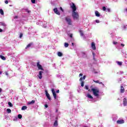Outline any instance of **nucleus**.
<instances>
[{
	"label": "nucleus",
	"instance_id": "12",
	"mask_svg": "<svg viewBox=\"0 0 127 127\" xmlns=\"http://www.w3.org/2000/svg\"><path fill=\"white\" fill-rule=\"evenodd\" d=\"M95 13L96 16H97V17H100V16H101V14H100L99 11L96 10L95 11Z\"/></svg>",
	"mask_w": 127,
	"mask_h": 127
},
{
	"label": "nucleus",
	"instance_id": "8",
	"mask_svg": "<svg viewBox=\"0 0 127 127\" xmlns=\"http://www.w3.org/2000/svg\"><path fill=\"white\" fill-rule=\"evenodd\" d=\"M54 11L56 13V14H58V15H60V12L58 11V9H57V8H55L54 9Z\"/></svg>",
	"mask_w": 127,
	"mask_h": 127
},
{
	"label": "nucleus",
	"instance_id": "32",
	"mask_svg": "<svg viewBox=\"0 0 127 127\" xmlns=\"http://www.w3.org/2000/svg\"><path fill=\"white\" fill-rule=\"evenodd\" d=\"M85 89H86V90H89V87L88 86V85L85 86Z\"/></svg>",
	"mask_w": 127,
	"mask_h": 127
},
{
	"label": "nucleus",
	"instance_id": "4",
	"mask_svg": "<svg viewBox=\"0 0 127 127\" xmlns=\"http://www.w3.org/2000/svg\"><path fill=\"white\" fill-rule=\"evenodd\" d=\"M37 67H38V69H39V70H42V71L44 70V69H43V67H42V65L40 64V63L39 62H38L37 63Z\"/></svg>",
	"mask_w": 127,
	"mask_h": 127
},
{
	"label": "nucleus",
	"instance_id": "28",
	"mask_svg": "<svg viewBox=\"0 0 127 127\" xmlns=\"http://www.w3.org/2000/svg\"><path fill=\"white\" fill-rule=\"evenodd\" d=\"M7 113H8V114H10V113H11V110L7 109Z\"/></svg>",
	"mask_w": 127,
	"mask_h": 127
},
{
	"label": "nucleus",
	"instance_id": "53",
	"mask_svg": "<svg viewBox=\"0 0 127 127\" xmlns=\"http://www.w3.org/2000/svg\"><path fill=\"white\" fill-rule=\"evenodd\" d=\"M99 84H102L103 85V82H99L98 83Z\"/></svg>",
	"mask_w": 127,
	"mask_h": 127
},
{
	"label": "nucleus",
	"instance_id": "56",
	"mask_svg": "<svg viewBox=\"0 0 127 127\" xmlns=\"http://www.w3.org/2000/svg\"><path fill=\"white\" fill-rule=\"evenodd\" d=\"M2 73V72L0 71V75Z\"/></svg>",
	"mask_w": 127,
	"mask_h": 127
},
{
	"label": "nucleus",
	"instance_id": "20",
	"mask_svg": "<svg viewBox=\"0 0 127 127\" xmlns=\"http://www.w3.org/2000/svg\"><path fill=\"white\" fill-rule=\"evenodd\" d=\"M87 98H89V99H93V96H92V95H91V94H88L87 95Z\"/></svg>",
	"mask_w": 127,
	"mask_h": 127
},
{
	"label": "nucleus",
	"instance_id": "13",
	"mask_svg": "<svg viewBox=\"0 0 127 127\" xmlns=\"http://www.w3.org/2000/svg\"><path fill=\"white\" fill-rule=\"evenodd\" d=\"M121 93H125V88L123 85L121 86Z\"/></svg>",
	"mask_w": 127,
	"mask_h": 127
},
{
	"label": "nucleus",
	"instance_id": "11",
	"mask_svg": "<svg viewBox=\"0 0 127 127\" xmlns=\"http://www.w3.org/2000/svg\"><path fill=\"white\" fill-rule=\"evenodd\" d=\"M123 105L125 107L127 105V98H125L123 99Z\"/></svg>",
	"mask_w": 127,
	"mask_h": 127
},
{
	"label": "nucleus",
	"instance_id": "15",
	"mask_svg": "<svg viewBox=\"0 0 127 127\" xmlns=\"http://www.w3.org/2000/svg\"><path fill=\"white\" fill-rule=\"evenodd\" d=\"M116 63L118 64V65H119V66H122L123 65V63L122 62H119V61H117L116 62Z\"/></svg>",
	"mask_w": 127,
	"mask_h": 127
},
{
	"label": "nucleus",
	"instance_id": "23",
	"mask_svg": "<svg viewBox=\"0 0 127 127\" xmlns=\"http://www.w3.org/2000/svg\"><path fill=\"white\" fill-rule=\"evenodd\" d=\"M0 58H1V59H2V60H5V57H4L2 55H0Z\"/></svg>",
	"mask_w": 127,
	"mask_h": 127
},
{
	"label": "nucleus",
	"instance_id": "42",
	"mask_svg": "<svg viewBox=\"0 0 127 127\" xmlns=\"http://www.w3.org/2000/svg\"><path fill=\"white\" fill-rule=\"evenodd\" d=\"M5 74L6 75V76H8V73H7V72H5Z\"/></svg>",
	"mask_w": 127,
	"mask_h": 127
},
{
	"label": "nucleus",
	"instance_id": "1",
	"mask_svg": "<svg viewBox=\"0 0 127 127\" xmlns=\"http://www.w3.org/2000/svg\"><path fill=\"white\" fill-rule=\"evenodd\" d=\"M70 6L72 10V16L74 20H78L79 19V14L76 12L77 10V7L74 2H71L70 4Z\"/></svg>",
	"mask_w": 127,
	"mask_h": 127
},
{
	"label": "nucleus",
	"instance_id": "5",
	"mask_svg": "<svg viewBox=\"0 0 127 127\" xmlns=\"http://www.w3.org/2000/svg\"><path fill=\"white\" fill-rule=\"evenodd\" d=\"M52 92L55 100H56L57 99V94H56V92H55V90H54V89H52Z\"/></svg>",
	"mask_w": 127,
	"mask_h": 127
},
{
	"label": "nucleus",
	"instance_id": "10",
	"mask_svg": "<svg viewBox=\"0 0 127 127\" xmlns=\"http://www.w3.org/2000/svg\"><path fill=\"white\" fill-rule=\"evenodd\" d=\"M42 73H43V71H40L39 75H38V77H39V79H42Z\"/></svg>",
	"mask_w": 127,
	"mask_h": 127
},
{
	"label": "nucleus",
	"instance_id": "39",
	"mask_svg": "<svg viewBox=\"0 0 127 127\" xmlns=\"http://www.w3.org/2000/svg\"><path fill=\"white\" fill-rule=\"evenodd\" d=\"M5 3L7 4V3H8V1L7 0H5Z\"/></svg>",
	"mask_w": 127,
	"mask_h": 127
},
{
	"label": "nucleus",
	"instance_id": "40",
	"mask_svg": "<svg viewBox=\"0 0 127 127\" xmlns=\"http://www.w3.org/2000/svg\"><path fill=\"white\" fill-rule=\"evenodd\" d=\"M69 37H70V38H72V37H73V34H70V35H69Z\"/></svg>",
	"mask_w": 127,
	"mask_h": 127
},
{
	"label": "nucleus",
	"instance_id": "41",
	"mask_svg": "<svg viewBox=\"0 0 127 127\" xmlns=\"http://www.w3.org/2000/svg\"><path fill=\"white\" fill-rule=\"evenodd\" d=\"M60 9H61V10H62V11H64V10H63V8H62V7H60Z\"/></svg>",
	"mask_w": 127,
	"mask_h": 127
},
{
	"label": "nucleus",
	"instance_id": "60",
	"mask_svg": "<svg viewBox=\"0 0 127 127\" xmlns=\"http://www.w3.org/2000/svg\"><path fill=\"white\" fill-rule=\"evenodd\" d=\"M126 1H127V0H125Z\"/></svg>",
	"mask_w": 127,
	"mask_h": 127
},
{
	"label": "nucleus",
	"instance_id": "30",
	"mask_svg": "<svg viewBox=\"0 0 127 127\" xmlns=\"http://www.w3.org/2000/svg\"><path fill=\"white\" fill-rule=\"evenodd\" d=\"M18 119H22V115H21V114H19L18 115Z\"/></svg>",
	"mask_w": 127,
	"mask_h": 127
},
{
	"label": "nucleus",
	"instance_id": "44",
	"mask_svg": "<svg viewBox=\"0 0 127 127\" xmlns=\"http://www.w3.org/2000/svg\"><path fill=\"white\" fill-rule=\"evenodd\" d=\"M14 18H15V19L18 18V16H15L14 17Z\"/></svg>",
	"mask_w": 127,
	"mask_h": 127
},
{
	"label": "nucleus",
	"instance_id": "18",
	"mask_svg": "<svg viewBox=\"0 0 127 127\" xmlns=\"http://www.w3.org/2000/svg\"><path fill=\"white\" fill-rule=\"evenodd\" d=\"M86 79V75H84L83 77H80L79 79V81H83V80H85Z\"/></svg>",
	"mask_w": 127,
	"mask_h": 127
},
{
	"label": "nucleus",
	"instance_id": "54",
	"mask_svg": "<svg viewBox=\"0 0 127 127\" xmlns=\"http://www.w3.org/2000/svg\"><path fill=\"white\" fill-rule=\"evenodd\" d=\"M93 60H96V59L95 58V57H93Z\"/></svg>",
	"mask_w": 127,
	"mask_h": 127
},
{
	"label": "nucleus",
	"instance_id": "57",
	"mask_svg": "<svg viewBox=\"0 0 127 127\" xmlns=\"http://www.w3.org/2000/svg\"><path fill=\"white\" fill-rule=\"evenodd\" d=\"M56 120H58V117H56Z\"/></svg>",
	"mask_w": 127,
	"mask_h": 127
},
{
	"label": "nucleus",
	"instance_id": "35",
	"mask_svg": "<svg viewBox=\"0 0 127 127\" xmlns=\"http://www.w3.org/2000/svg\"><path fill=\"white\" fill-rule=\"evenodd\" d=\"M32 3H35V0H31Z\"/></svg>",
	"mask_w": 127,
	"mask_h": 127
},
{
	"label": "nucleus",
	"instance_id": "59",
	"mask_svg": "<svg viewBox=\"0 0 127 127\" xmlns=\"http://www.w3.org/2000/svg\"><path fill=\"white\" fill-rule=\"evenodd\" d=\"M124 28H126V26H124Z\"/></svg>",
	"mask_w": 127,
	"mask_h": 127
},
{
	"label": "nucleus",
	"instance_id": "22",
	"mask_svg": "<svg viewBox=\"0 0 127 127\" xmlns=\"http://www.w3.org/2000/svg\"><path fill=\"white\" fill-rule=\"evenodd\" d=\"M0 13L1 15H3V14H4L3 13V10H2V9H0Z\"/></svg>",
	"mask_w": 127,
	"mask_h": 127
},
{
	"label": "nucleus",
	"instance_id": "26",
	"mask_svg": "<svg viewBox=\"0 0 127 127\" xmlns=\"http://www.w3.org/2000/svg\"><path fill=\"white\" fill-rule=\"evenodd\" d=\"M25 10L26 12H28V13H30V12H31V11L30 10H28V9L27 8L25 9Z\"/></svg>",
	"mask_w": 127,
	"mask_h": 127
},
{
	"label": "nucleus",
	"instance_id": "37",
	"mask_svg": "<svg viewBox=\"0 0 127 127\" xmlns=\"http://www.w3.org/2000/svg\"><path fill=\"white\" fill-rule=\"evenodd\" d=\"M93 82H94V83H99V80H93Z\"/></svg>",
	"mask_w": 127,
	"mask_h": 127
},
{
	"label": "nucleus",
	"instance_id": "58",
	"mask_svg": "<svg viewBox=\"0 0 127 127\" xmlns=\"http://www.w3.org/2000/svg\"><path fill=\"white\" fill-rule=\"evenodd\" d=\"M72 46L74 45V43H72Z\"/></svg>",
	"mask_w": 127,
	"mask_h": 127
},
{
	"label": "nucleus",
	"instance_id": "46",
	"mask_svg": "<svg viewBox=\"0 0 127 127\" xmlns=\"http://www.w3.org/2000/svg\"><path fill=\"white\" fill-rule=\"evenodd\" d=\"M2 92V89L0 88V93H1Z\"/></svg>",
	"mask_w": 127,
	"mask_h": 127
},
{
	"label": "nucleus",
	"instance_id": "29",
	"mask_svg": "<svg viewBox=\"0 0 127 127\" xmlns=\"http://www.w3.org/2000/svg\"><path fill=\"white\" fill-rule=\"evenodd\" d=\"M68 46H69V44L67 43H64V47L67 48Z\"/></svg>",
	"mask_w": 127,
	"mask_h": 127
},
{
	"label": "nucleus",
	"instance_id": "14",
	"mask_svg": "<svg viewBox=\"0 0 127 127\" xmlns=\"http://www.w3.org/2000/svg\"><path fill=\"white\" fill-rule=\"evenodd\" d=\"M35 103V100H32L28 103V105H33Z\"/></svg>",
	"mask_w": 127,
	"mask_h": 127
},
{
	"label": "nucleus",
	"instance_id": "33",
	"mask_svg": "<svg viewBox=\"0 0 127 127\" xmlns=\"http://www.w3.org/2000/svg\"><path fill=\"white\" fill-rule=\"evenodd\" d=\"M113 44H114V45H117V44H118V42L114 41Z\"/></svg>",
	"mask_w": 127,
	"mask_h": 127
},
{
	"label": "nucleus",
	"instance_id": "47",
	"mask_svg": "<svg viewBox=\"0 0 127 127\" xmlns=\"http://www.w3.org/2000/svg\"><path fill=\"white\" fill-rule=\"evenodd\" d=\"M81 76H83V73H80L79 74V77Z\"/></svg>",
	"mask_w": 127,
	"mask_h": 127
},
{
	"label": "nucleus",
	"instance_id": "43",
	"mask_svg": "<svg viewBox=\"0 0 127 127\" xmlns=\"http://www.w3.org/2000/svg\"><path fill=\"white\" fill-rule=\"evenodd\" d=\"M45 108H48V105L47 104L45 105Z\"/></svg>",
	"mask_w": 127,
	"mask_h": 127
},
{
	"label": "nucleus",
	"instance_id": "9",
	"mask_svg": "<svg viewBox=\"0 0 127 127\" xmlns=\"http://www.w3.org/2000/svg\"><path fill=\"white\" fill-rule=\"evenodd\" d=\"M91 47L93 50H96V44L94 42H92L91 43Z\"/></svg>",
	"mask_w": 127,
	"mask_h": 127
},
{
	"label": "nucleus",
	"instance_id": "25",
	"mask_svg": "<svg viewBox=\"0 0 127 127\" xmlns=\"http://www.w3.org/2000/svg\"><path fill=\"white\" fill-rule=\"evenodd\" d=\"M0 25H2V26H5V23H4V22H0Z\"/></svg>",
	"mask_w": 127,
	"mask_h": 127
},
{
	"label": "nucleus",
	"instance_id": "19",
	"mask_svg": "<svg viewBox=\"0 0 127 127\" xmlns=\"http://www.w3.org/2000/svg\"><path fill=\"white\" fill-rule=\"evenodd\" d=\"M31 45H32V43H31L29 44H28L26 46V47L25 48V49H27V48H29V47H30V46H31Z\"/></svg>",
	"mask_w": 127,
	"mask_h": 127
},
{
	"label": "nucleus",
	"instance_id": "27",
	"mask_svg": "<svg viewBox=\"0 0 127 127\" xmlns=\"http://www.w3.org/2000/svg\"><path fill=\"white\" fill-rule=\"evenodd\" d=\"M8 105L9 106V107H13V105H12L10 102H8Z\"/></svg>",
	"mask_w": 127,
	"mask_h": 127
},
{
	"label": "nucleus",
	"instance_id": "21",
	"mask_svg": "<svg viewBox=\"0 0 127 127\" xmlns=\"http://www.w3.org/2000/svg\"><path fill=\"white\" fill-rule=\"evenodd\" d=\"M79 33L80 34V36H84V33L83 32V31L80 30Z\"/></svg>",
	"mask_w": 127,
	"mask_h": 127
},
{
	"label": "nucleus",
	"instance_id": "34",
	"mask_svg": "<svg viewBox=\"0 0 127 127\" xmlns=\"http://www.w3.org/2000/svg\"><path fill=\"white\" fill-rule=\"evenodd\" d=\"M106 9H107V8H106L105 6L103 7V10H104V11H106Z\"/></svg>",
	"mask_w": 127,
	"mask_h": 127
},
{
	"label": "nucleus",
	"instance_id": "7",
	"mask_svg": "<svg viewBox=\"0 0 127 127\" xmlns=\"http://www.w3.org/2000/svg\"><path fill=\"white\" fill-rule=\"evenodd\" d=\"M117 124H118V125H122L123 124H125V120H118L117 121Z\"/></svg>",
	"mask_w": 127,
	"mask_h": 127
},
{
	"label": "nucleus",
	"instance_id": "45",
	"mask_svg": "<svg viewBox=\"0 0 127 127\" xmlns=\"http://www.w3.org/2000/svg\"><path fill=\"white\" fill-rule=\"evenodd\" d=\"M107 10L109 12H110V11H111V10L110 9V8H108Z\"/></svg>",
	"mask_w": 127,
	"mask_h": 127
},
{
	"label": "nucleus",
	"instance_id": "36",
	"mask_svg": "<svg viewBox=\"0 0 127 127\" xmlns=\"http://www.w3.org/2000/svg\"><path fill=\"white\" fill-rule=\"evenodd\" d=\"M23 35V34L22 33H20V34L19 37H20V38H21L22 37Z\"/></svg>",
	"mask_w": 127,
	"mask_h": 127
},
{
	"label": "nucleus",
	"instance_id": "55",
	"mask_svg": "<svg viewBox=\"0 0 127 127\" xmlns=\"http://www.w3.org/2000/svg\"><path fill=\"white\" fill-rule=\"evenodd\" d=\"M125 11H127V8L125 9Z\"/></svg>",
	"mask_w": 127,
	"mask_h": 127
},
{
	"label": "nucleus",
	"instance_id": "50",
	"mask_svg": "<svg viewBox=\"0 0 127 127\" xmlns=\"http://www.w3.org/2000/svg\"><path fill=\"white\" fill-rule=\"evenodd\" d=\"M60 92L59 90H57L56 93H59Z\"/></svg>",
	"mask_w": 127,
	"mask_h": 127
},
{
	"label": "nucleus",
	"instance_id": "3",
	"mask_svg": "<svg viewBox=\"0 0 127 127\" xmlns=\"http://www.w3.org/2000/svg\"><path fill=\"white\" fill-rule=\"evenodd\" d=\"M65 21L67 22V24L68 25H72V20H71V18H70V16H67L65 17Z\"/></svg>",
	"mask_w": 127,
	"mask_h": 127
},
{
	"label": "nucleus",
	"instance_id": "24",
	"mask_svg": "<svg viewBox=\"0 0 127 127\" xmlns=\"http://www.w3.org/2000/svg\"><path fill=\"white\" fill-rule=\"evenodd\" d=\"M27 109V107L26 106H23L21 108L22 111H24V110H26Z\"/></svg>",
	"mask_w": 127,
	"mask_h": 127
},
{
	"label": "nucleus",
	"instance_id": "52",
	"mask_svg": "<svg viewBox=\"0 0 127 127\" xmlns=\"http://www.w3.org/2000/svg\"><path fill=\"white\" fill-rule=\"evenodd\" d=\"M58 112V109L56 110V113H57Z\"/></svg>",
	"mask_w": 127,
	"mask_h": 127
},
{
	"label": "nucleus",
	"instance_id": "31",
	"mask_svg": "<svg viewBox=\"0 0 127 127\" xmlns=\"http://www.w3.org/2000/svg\"><path fill=\"white\" fill-rule=\"evenodd\" d=\"M80 82H81V87H84V81H80Z\"/></svg>",
	"mask_w": 127,
	"mask_h": 127
},
{
	"label": "nucleus",
	"instance_id": "48",
	"mask_svg": "<svg viewBox=\"0 0 127 127\" xmlns=\"http://www.w3.org/2000/svg\"><path fill=\"white\" fill-rule=\"evenodd\" d=\"M121 46H123V47H124V46H125V44H121Z\"/></svg>",
	"mask_w": 127,
	"mask_h": 127
},
{
	"label": "nucleus",
	"instance_id": "49",
	"mask_svg": "<svg viewBox=\"0 0 127 127\" xmlns=\"http://www.w3.org/2000/svg\"><path fill=\"white\" fill-rule=\"evenodd\" d=\"M92 55H93V57H95V54H94V53H92Z\"/></svg>",
	"mask_w": 127,
	"mask_h": 127
},
{
	"label": "nucleus",
	"instance_id": "38",
	"mask_svg": "<svg viewBox=\"0 0 127 127\" xmlns=\"http://www.w3.org/2000/svg\"><path fill=\"white\" fill-rule=\"evenodd\" d=\"M96 23H100V20H96Z\"/></svg>",
	"mask_w": 127,
	"mask_h": 127
},
{
	"label": "nucleus",
	"instance_id": "16",
	"mask_svg": "<svg viewBox=\"0 0 127 127\" xmlns=\"http://www.w3.org/2000/svg\"><path fill=\"white\" fill-rule=\"evenodd\" d=\"M58 122L57 120H56L54 123V127H58Z\"/></svg>",
	"mask_w": 127,
	"mask_h": 127
},
{
	"label": "nucleus",
	"instance_id": "2",
	"mask_svg": "<svg viewBox=\"0 0 127 127\" xmlns=\"http://www.w3.org/2000/svg\"><path fill=\"white\" fill-rule=\"evenodd\" d=\"M91 91H92L94 96L95 97H99V93H100V90L96 88H92Z\"/></svg>",
	"mask_w": 127,
	"mask_h": 127
},
{
	"label": "nucleus",
	"instance_id": "6",
	"mask_svg": "<svg viewBox=\"0 0 127 127\" xmlns=\"http://www.w3.org/2000/svg\"><path fill=\"white\" fill-rule=\"evenodd\" d=\"M45 92H46V96L47 99H49V101H51V97H50V95L49 94V93H48V92H47V90H46Z\"/></svg>",
	"mask_w": 127,
	"mask_h": 127
},
{
	"label": "nucleus",
	"instance_id": "17",
	"mask_svg": "<svg viewBox=\"0 0 127 127\" xmlns=\"http://www.w3.org/2000/svg\"><path fill=\"white\" fill-rule=\"evenodd\" d=\"M58 56H59V57H62V56H63V54H62V53L59 52L58 53Z\"/></svg>",
	"mask_w": 127,
	"mask_h": 127
},
{
	"label": "nucleus",
	"instance_id": "51",
	"mask_svg": "<svg viewBox=\"0 0 127 127\" xmlns=\"http://www.w3.org/2000/svg\"><path fill=\"white\" fill-rule=\"evenodd\" d=\"M0 32H2V29L0 28Z\"/></svg>",
	"mask_w": 127,
	"mask_h": 127
}]
</instances>
